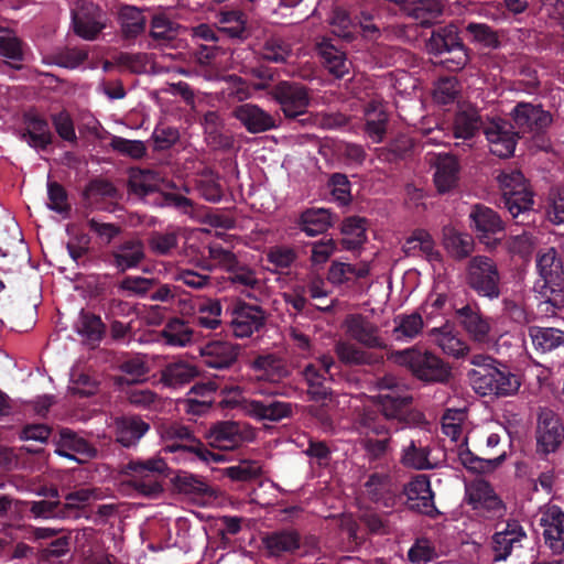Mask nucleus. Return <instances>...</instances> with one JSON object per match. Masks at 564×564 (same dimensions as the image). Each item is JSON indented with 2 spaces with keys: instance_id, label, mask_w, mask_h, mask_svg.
I'll use <instances>...</instances> for the list:
<instances>
[{
  "instance_id": "19",
  "label": "nucleus",
  "mask_w": 564,
  "mask_h": 564,
  "mask_svg": "<svg viewBox=\"0 0 564 564\" xmlns=\"http://www.w3.org/2000/svg\"><path fill=\"white\" fill-rule=\"evenodd\" d=\"M261 543L268 558L295 555L303 544L300 531L292 527L264 533L261 536Z\"/></svg>"
},
{
  "instance_id": "1",
  "label": "nucleus",
  "mask_w": 564,
  "mask_h": 564,
  "mask_svg": "<svg viewBox=\"0 0 564 564\" xmlns=\"http://www.w3.org/2000/svg\"><path fill=\"white\" fill-rule=\"evenodd\" d=\"M497 180L501 188L500 200L513 224L518 226L534 224L536 216L534 195L521 171L516 169L502 170Z\"/></svg>"
},
{
  "instance_id": "20",
  "label": "nucleus",
  "mask_w": 564,
  "mask_h": 564,
  "mask_svg": "<svg viewBox=\"0 0 564 564\" xmlns=\"http://www.w3.org/2000/svg\"><path fill=\"white\" fill-rule=\"evenodd\" d=\"M514 127L502 119H492L484 127V134L489 143L490 152L499 158L513 155L519 132Z\"/></svg>"
},
{
  "instance_id": "53",
  "label": "nucleus",
  "mask_w": 564,
  "mask_h": 564,
  "mask_svg": "<svg viewBox=\"0 0 564 564\" xmlns=\"http://www.w3.org/2000/svg\"><path fill=\"white\" fill-rule=\"evenodd\" d=\"M24 506V510L30 512V517L34 519H67V514L63 512L59 500H40V501H17Z\"/></svg>"
},
{
  "instance_id": "37",
  "label": "nucleus",
  "mask_w": 564,
  "mask_h": 564,
  "mask_svg": "<svg viewBox=\"0 0 564 564\" xmlns=\"http://www.w3.org/2000/svg\"><path fill=\"white\" fill-rule=\"evenodd\" d=\"M251 368L257 372H262V377L272 382H278L289 376L284 360L275 354L257 356L251 362Z\"/></svg>"
},
{
  "instance_id": "11",
  "label": "nucleus",
  "mask_w": 564,
  "mask_h": 564,
  "mask_svg": "<svg viewBox=\"0 0 564 564\" xmlns=\"http://www.w3.org/2000/svg\"><path fill=\"white\" fill-rule=\"evenodd\" d=\"M208 445L220 451H234L256 438L254 430L247 423L218 421L206 433Z\"/></svg>"
},
{
  "instance_id": "2",
  "label": "nucleus",
  "mask_w": 564,
  "mask_h": 564,
  "mask_svg": "<svg viewBox=\"0 0 564 564\" xmlns=\"http://www.w3.org/2000/svg\"><path fill=\"white\" fill-rule=\"evenodd\" d=\"M270 96L279 105L283 119L289 124L305 127L313 122L308 112L311 96L308 88L297 82L282 80L275 84Z\"/></svg>"
},
{
  "instance_id": "10",
  "label": "nucleus",
  "mask_w": 564,
  "mask_h": 564,
  "mask_svg": "<svg viewBox=\"0 0 564 564\" xmlns=\"http://www.w3.org/2000/svg\"><path fill=\"white\" fill-rule=\"evenodd\" d=\"M379 403L380 413L387 421L395 425V430L421 426L426 422L425 415L412 408L413 397L410 394H395L393 392L380 394Z\"/></svg>"
},
{
  "instance_id": "18",
  "label": "nucleus",
  "mask_w": 564,
  "mask_h": 564,
  "mask_svg": "<svg viewBox=\"0 0 564 564\" xmlns=\"http://www.w3.org/2000/svg\"><path fill=\"white\" fill-rule=\"evenodd\" d=\"M241 352L240 345L225 340H212L200 348L204 365L218 370H239Z\"/></svg>"
},
{
  "instance_id": "50",
  "label": "nucleus",
  "mask_w": 564,
  "mask_h": 564,
  "mask_svg": "<svg viewBox=\"0 0 564 564\" xmlns=\"http://www.w3.org/2000/svg\"><path fill=\"white\" fill-rule=\"evenodd\" d=\"M196 189L204 199L210 203H218L224 196L219 175L209 169L199 173L196 180Z\"/></svg>"
},
{
  "instance_id": "46",
  "label": "nucleus",
  "mask_w": 564,
  "mask_h": 564,
  "mask_svg": "<svg viewBox=\"0 0 564 564\" xmlns=\"http://www.w3.org/2000/svg\"><path fill=\"white\" fill-rule=\"evenodd\" d=\"M444 247L454 259L463 260L471 254L475 243L470 235L446 229L444 231Z\"/></svg>"
},
{
  "instance_id": "45",
  "label": "nucleus",
  "mask_w": 564,
  "mask_h": 564,
  "mask_svg": "<svg viewBox=\"0 0 564 564\" xmlns=\"http://www.w3.org/2000/svg\"><path fill=\"white\" fill-rule=\"evenodd\" d=\"M444 6L440 0H415L409 7V15L422 26H431L442 15Z\"/></svg>"
},
{
  "instance_id": "56",
  "label": "nucleus",
  "mask_w": 564,
  "mask_h": 564,
  "mask_svg": "<svg viewBox=\"0 0 564 564\" xmlns=\"http://www.w3.org/2000/svg\"><path fill=\"white\" fill-rule=\"evenodd\" d=\"M0 55L14 62H22L23 42L13 31L0 28Z\"/></svg>"
},
{
  "instance_id": "38",
  "label": "nucleus",
  "mask_w": 564,
  "mask_h": 564,
  "mask_svg": "<svg viewBox=\"0 0 564 564\" xmlns=\"http://www.w3.org/2000/svg\"><path fill=\"white\" fill-rule=\"evenodd\" d=\"M299 226L307 236L314 237L333 226V217L328 209L311 208L301 214Z\"/></svg>"
},
{
  "instance_id": "48",
  "label": "nucleus",
  "mask_w": 564,
  "mask_h": 564,
  "mask_svg": "<svg viewBox=\"0 0 564 564\" xmlns=\"http://www.w3.org/2000/svg\"><path fill=\"white\" fill-rule=\"evenodd\" d=\"M319 54L325 67L336 77L341 78L349 70V63L344 52L339 51L328 41L319 44Z\"/></svg>"
},
{
  "instance_id": "28",
  "label": "nucleus",
  "mask_w": 564,
  "mask_h": 564,
  "mask_svg": "<svg viewBox=\"0 0 564 564\" xmlns=\"http://www.w3.org/2000/svg\"><path fill=\"white\" fill-rule=\"evenodd\" d=\"M434 167V184L438 193L445 194L457 187L460 165L455 155L438 154Z\"/></svg>"
},
{
  "instance_id": "8",
  "label": "nucleus",
  "mask_w": 564,
  "mask_h": 564,
  "mask_svg": "<svg viewBox=\"0 0 564 564\" xmlns=\"http://www.w3.org/2000/svg\"><path fill=\"white\" fill-rule=\"evenodd\" d=\"M163 437L166 442L165 449L170 453L186 452L204 463H223L226 460L224 454L214 453L198 440L189 426L181 423H172L164 429Z\"/></svg>"
},
{
  "instance_id": "14",
  "label": "nucleus",
  "mask_w": 564,
  "mask_h": 564,
  "mask_svg": "<svg viewBox=\"0 0 564 564\" xmlns=\"http://www.w3.org/2000/svg\"><path fill=\"white\" fill-rule=\"evenodd\" d=\"M535 441L536 453L541 456L556 453L564 442V425L550 409L541 410L538 415Z\"/></svg>"
},
{
  "instance_id": "6",
  "label": "nucleus",
  "mask_w": 564,
  "mask_h": 564,
  "mask_svg": "<svg viewBox=\"0 0 564 564\" xmlns=\"http://www.w3.org/2000/svg\"><path fill=\"white\" fill-rule=\"evenodd\" d=\"M397 361L424 383H446L452 377L449 365L429 350L409 348L399 351Z\"/></svg>"
},
{
  "instance_id": "32",
  "label": "nucleus",
  "mask_w": 564,
  "mask_h": 564,
  "mask_svg": "<svg viewBox=\"0 0 564 564\" xmlns=\"http://www.w3.org/2000/svg\"><path fill=\"white\" fill-rule=\"evenodd\" d=\"M365 494L375 503L393 507L395 497L390 491V477L383 473H372L365 485Z\"/></svg>"
},
{
  "instance_id": "41",
  "label": "nucleus",
  "mask_w": 564,
  "mask_h": 564,
  "mask_svg": "<svg viewBox=\"0 0 564 564\" xmlns=\"http://www.w3.org/2000/svg\"><path fill=\"white\" fill-rule=\"evenodd\" d=\"M196 366L186 361L171 362L162 370V381L169 387H181L198 377Z\"/></svg>"
},
{
  "instance_id": "55",
  "label": "nucleus",
  "mask_w": 564,
  "mask_h": 564,
  "mask_svg": "<svg viewBox=\"0 0 564 564\" xmlns=\"http://www.w3.org/2000/svg\"><path fill=\"white\" fill-rule=\"evenodd\" d=\"M394 323L397 324L393 329L395 339H412L417 336L423 328V319L419 313L399 315L394 318Z\"/></svg>"
},
{
  "instance_id": "22",
  "label": "nucleus",
  "mask_w": 564,
  "mask_h": 564,
  "mask_svg": "<svg viewBox=\"0 0 564 564\" xmlns=\"http://www.w3.org/2000/svg\"><path fill=\"white\" fill-rule=\"evenodd\" d=\"M539 524L543 529L545 546L553 554L564 552V511L556 505H549L540 512Z\"/></svg>"
},
{
  "instance_id": "33",
  "label": "nucleus",
  "mask_w": 564,
  "mask_h": 564,
  "mask_svg": "<svg viewBox=\"0 0 564 564\" xmlns=\"http://www.w3.org/2000/svg\"><path fill=\"white\" fill-rule=\"evenodd\" d=\"M248 412L260 421L279 422L292 414V404L282 401L264 402L252 400L248 404Z\"/></svg>"
},
{
  "instance_id": "57",
  "label": "nucleus",
  "mask_w": 564,
  "mask_h": 564,
  "mask_svg": "<svg viewBox=\"0 0 564 564\" xmlns=\"http://www.w3.org/2000/svg\"><path fill=\"white\" fill-rule=\"evenodd\" d=\"M174 485L180 492L185 495L206 496L210 494V488L206 481L187 473L176 475Z\"/></svg>"
},
{
  "instance_id": "49",
  "label": "nucleus",
  "mask_w": 564,
  "mask_h": 564,
  "mask_svg": "<svg viewBox=\"0 0 564 564\" xmlns=\"http://www.w3.org/2000/svg\"><path fill=\"white\" fill-rule=\"evenodd\" d=\"M506 458L502 453L495 458H482L475 455L469 448H459L458 459L462 465L471 473L482 474L496 469Z\"/></svg>"
},
{
  "instance_id": "24",
  "label": "nucleus",
  "mask_w": 564,
  "mask_h": 564,
  "mask_svg": "<svg viewBox=\"0 0 564 564\" xmlns=\"http://www.w3.org/2000/svg\"><path fill=\"white\" fill-rule=\"evenodd\" d=\"M112 429L116 442L131 448L149 432L150 424L138 414H123L113 419Z\"/></svg>"
},
{
  "instance_id": "60",
  "label": "nucleus",
  "mask_w": 564,
  "mask_h": 564,
  "mask_svg": "<svg viewBox=\"0 0 564 564\" xmlns=\"http://www.w3.org/2000/svg\"><path fill=\"white\" fill-rule=\"evenodd\" d=\"M460 88V83L456 77H442L436 83L433 97L437 104L448 105L456 100Z\"/></svg>"
},
{
  "instance_id": "52",
  "label": "nucleus",
  "mask_w": 564,
  "mask_h": 564,
  "mask_svg": "<svg viewBox=\"0 0 564 564\" xmlns=\"http://www.w3.org/2000/svg\"><path fill=\"white\" fill-rule=\"evenodd\" d=\"M388 113L382 109L369 105L366 109L365 132L376 143L382 141L388 124Z\"/></svg>"
},
{
  "instance_id": "7",
  "label": "nucleus",
  "mask_w": 564,
  "mask_h": 564,
  "mask_svg": "<svg viewBox=\"0 0 564 564\" xmlns=\"http://www.w3.org/2000/svg\"><path fill=\"white\" fill-rule=\"evenodd\" d=\"M465 283L480 297L495 300L501 294L498 265L487 256H475L469 259L465 269Z\"/></svg>"
},
{
  "instance_id": "15",
  "label": "nucleus",
  "mask_w": 564,
  "mask_h": 564,
  "mask_svg": "<svg viewBox=\"0 0 564 564\" xmlns=\"http://www.w3.org/2000/svg\"><path fill=\"white\" fill-rule=\"evenodd\" d=\"M145 257L144 242L138 237H130L116 242L104 254V260L118 272L124 273L128 270L139 268Z\"/></svg>"
},
{
  "instance_id": "26",
  "label": "nucleus",
  "mask_w": 564,
  "mask_h": 564,
  "mask_svg": "<svg viewBox=\"0 0 564 564\" xmlns=\"http://www.w3.org/2000/svg\"><path fill=\"white\" fill-rule=\"evenodd\" d=\"M522 525L517 520L507 521L505 529L492 535L494 561H505L512 549L525 538Z\"/></svg>"
},
{
  "instance_id": "39",
  "label": "nucleus",
  "mask_w": 564,
  "mask_h": 564,
  "mask_svg": "<svg viewBox=\"0 0 564 564\" xmlns=\"http://www.w3.org/2000/svg\"><path fill=\"white\" fill-rule=\"evenodd\" d=\"M355 25H359L365 36L377 39L380 36V10L373 0H368L359 8L354 9Z\"/></svg>"
},
{
  "instance_id": "62",
  "label": "nucleus",
  "mask_w": 564,
  "mask_h": 564,
  "mask_svg": "<svg viewBox=\"0 0 564 564\" xmlns=\"http://www.w3.org/2000/svg\"><path fill=\"white\" fill-rule=\"evenodd\" d=\"M228 280L238 286L254 289L259 284L254 270L237 260L227 271Z\"/></svg>"
},
{
  "instance_id": "4",
  "label": "nucleus",
  "mask_w": 564,
  "mask_h": 564,
  "mask_svg": "<svg viewBox=\"0 0 564 564\" xmlns=\"http://www.w3.org/2000/svg\"><path fill=\"white\" fill-rule=\"evenodd\" d=\"M166 462L161 457L131 459L122 469L129 476V486L140 495L155 498L163 492V480L169 476Z\"/></svg>"
},
{
  "instance_id": "21",
  "label": "nucleus",
  "mask_w": 564,
  "mask_h": 564,
  "mask_svg": "<svg viewBox=\"0 0 564 564\" xmlns=\"http://www.w3.org/2000/svg\"><path fill=\"white\" fill-rule=\"evenodd\" d=\"M514 128L519 133L545 131L552 123V115L544 110L542 105L518 102L511 111Z\"/></svg>"
},
{
  "instance_id": "27",
  "label": "nucleus",
  "mask_w": 564,
  "mask_h": 564,
  "mask_svg": "<svg viewBox=\"0 0 564 564\" xmlns=\"http://www.w3.org/2000/svg\"><path fill=\"white\" fill-rule=\"evenodd\" d=\"M25 129L21 135L22 140L33 149L46 150L52 143L54 135L50 129L48 121L34 113L24 115Z\"/></svg>"
},
{
  "instance_id": "47",
  "label": "nucleus",
  "mask_w": 564,
  "mask_h": 564,
  "mask_svg": "<svg viewBox=\"0 0 564 564\" xmlns=\"http://www.w3.org/2000/svg\"><path fill=\"white\" fill-rule=\"evenodd\" d=\"M97 8H91L85 12L80 11L73 14V25L75 33L85 40H95L104 29V24L96 18Z\"/></svg>"
},
{
  "instance_id": "25",
  "label": "nucleus",
  "mask_w": 564,
  "mask_h": 564,
  "mask_svg": "<svg viewBox=\"0 0 564 564\" xmlns=\"http://www.w3.org/2000/svg\"><path fill=\"white\" fill-rule=\"evenodd\" d=\"M346 333L354 340L367 348H384V341L379 336V327L362 314H349L344 322Z\"/></svg>"
},
{
  "instance_id": "17",
  "label": "nucleus",
  "mask_w": 564,
  "mask_h": 564,
  "mask_svg": "<svg viewBox=\"0 0 564 564\" xmlns=\"http://www.w3.org/2000/svg\"><path fill=\"white\" fill-rule=\"evenodd\" d=\"M53 442L57 455L78 464H85L98 455V451L93 444L68 427L62 429Z\"/></svg>"
},
{
  "instance_id": "43",
  "label": "nucleus",
  "mask_w": 564,
  "mask_h": 564,
  "mask_svg": "<svg viewBox=\"0 0 564 564\" xmlns=\"http://www.w3.org/2000/svg\"><path fill=\"white\" fill-rule=\"evenodd\" d=\"M387 419L376 410L365 409L356 419V426L365 436L384 437L390 435Z\"/></svg>"
},
{
  "instance_id": "23",
  "label": "nucleus",
  "mask_w": 564,
  "mask_h": 564,
  "mask_svg": "<svg viewBox=\"0 0 564 564\" xmlns=\"http://www.w3.org/2000/svg\"><path fill=\"white\" fill-rule=\"evenodd\" d=\"M231 115L252 134L267 132L282 124V119L276 120L270 112L258 105L249 102L236 106Z\"/></svg>"
},
{
  "instance_id": "29",
  "label": "nucleus",
  "mask_w": 564,
  "mask_h": 564,
  "mask_svg": "<svg viewBox=\"0 0 564 564\" xmlns=\"http://www.w3.org/2000/svg\"><path fill=\"white\" fill-rule=\"evenodd\" d=\"M456 316L464 329L478 341H485L490 332V324L485 317L477 304L465 306L456 310Z\"/></svg>"
},
{
  "instance_id": "54",
  "label": "nucleus",
  "mask_w": 564,
  "mask_h": 564,
  "mask_svg": "<svg viewBox=\"0 0 564 564\" xmlns=\"http://www.w3.org/2000/svg\"><path fill=\"white\" fill-rule=\"evenodd\" d=\"M465 30L470 41L481 47L495 50L500 46L497 32L486 23L469 22Z\"/></svg>"
},
{
  "instance_id": "34",
  "label": "nucleus",
  "mask_w": 564,
  "mask_h": 564,
  "mask_svg": "<svg viewBox=\"0 0 564 564\" xmlns=\"http://www.w3.org/2000/svg\"><path fill=\"white\" fill-rule=\"evenodd\" d=\"M128 187L131 193L145 197L160 192V175L152 170L132 167L129 171Z\"/></svg>"
},
{
  "instance_id": "31",
  "label": "nucleus",
  "mask_w": 564,
  "mask_h": 564,
  "mask_svg": "<svg viewBox=\"0 0 564 564\" xmlns=\"http://www.w3.org/2000/svg\"><path fill=\"white\" fill-rule=\"evenodd\" d=\"M160 340L169 347H187L194 341V329L187 321L173 317L160 332Z\"/></svg>"
},
{
  "instance_id": "36",
  "label": "nucleus",
  "mask_w": 564,
  "mask_h": 564,
  "mask_svg": "<svg viewBox=\"0 0 564 564\" xmlns=\"http://www.w3.org/2000/svg\"><path fill=\"white\" fill-rule=\"evenodd\" d=\"M121 34L124 40H134L145 31L147 18L143 11L133 6H122L119 10Z\"/></svg>"
},
{
  "instance_id": "16",
  "label": "nucleus",
  "mask_w": 564,
  "mask_h": 564,
  "mask_svg": "<svg viewBox=\"0 0 564 564\" xmlns=\"http://www.w3.org/2000/svg\"><path fill=\"white\" fill-rule=\"evenodd\" d=\"M406 507L416 513L435 519L441 514L434 502V492L431 487L430 477L424 474L414 476L404 486Z\"/></svg>"
},
{
  "instance_id": "35",
  "label": "nucleus",
  "mask_w": 564,
  "mask_h": 564,
  "mask_svg": "<svg viewBox=\"0 0 564 564\" xmlns=\"http://www.w3.org/2000/svg\"><path fill=\"white\" fill-rule=\"evenodd\" d=\"M529 337L534 349L541 354L564 346V330L555 327L530 326Z\"/></svg>"
},
{
  "instance_id": "61",
  "label": "nucleus",
  "mask_w": 564,
  "mask_h": 564,
  "mask_svg": "<svg viewBox=\"0 0 564 564\" xmlns=\"http://www.w3.org/2000/svg\"><path fill=\"white\" fill-rule=\"evenodd\" d=\"M362 447L369 462L384 460L391 452V436H365Z\"/></svg>"
},
{
  "instance_id": "42",
  "label": "nucleus",
  "mask_w": 564,
  "mask_h": 564,
  "mask_svg": "<svg viewBox=\"0 0 564 564\" xmlns=\"http://www.w3.org/2000/svg\"><path fill=\"white\" fill-rule=\"evenodd\" d=\"M370 273L367 263L355 265L350 263L334 261L327 272V280L335 285L348 283L356 279H364Z\"/></svg>"
},
{
  "instance_id": "12",
  "label": "nucleus",
  "mask_w": 564,
  "mask_h": 564,
  "mask_svg": "<svg viewBox=\"0 0 564 564\" xmlns=\"http://www.w3.org/2000/svg\"><path fill=\"white\" fill-rule=\"evenodd\" d=\"M469 218L470 226L480 243L490 249L500 243L501 238L497 236L503 235L506 223L496 210L482 204H476L471 208Z\"/></svg>"
},
{
  "instance_id": "44",
  "label": "nucleus",
  "mask_w": 564,
  "mask_h": 564,
  "mask_svg": "<svg viewBox=\"0 0 564 564\" xmlns=\"http://www.w3.org/2000/svg\"><path fill=\"white\" fill-rule=\"evenodd\" d=\"M335 354L340 362L349 367L373 365L377 361L373 354L344 340L335 344Z\"/></svg>"
},
{
  "instance_id": "13",
  "label": "nucleus",
  "mask_w": 564,
  "mask_h": 564,
  "mask_svg": "<svg viewBox=\"0 0 564 564\" xmlns=\"http://www.w3.org/2000/svg\"><path fill=\"white\" fill-rule=\"evenodd\" d=\"M226 314L230 316L228 323L235 337H250L265 325L267 314L259 305L236 301L227 308Z\"/></svg>"
},
{
  "instance_id": "3",
  "label": "nucleus",
  "mask_w": 564,
  "mask_h": 564,
  "mask_svg": "<svg viewBox=\"0 0 564 564\" xmlns=\"http://www.w3.org/2000/svg\"><path fill=\"white\" fill-rule=\"evenodd\" d=\"M426 51L434 56L446 55L441 62L449 72L462 70L470 59V51L459 36L457 25L453 23L433 29L426 41Z\"/></svg>"
},
{
  "instance_id": "5",
  "label": "nucleus",
  "mask_w": 564,
  "mask_h": 564,
  "mask_svg": "<svg viewBox=\"0 0 564 564\" xmlns=\"http://www.w3.org/2000/svg\"><path fill=\"white\" fill-rule=\"evenodd\" d=\"M467 377L475 392L481 397H511L521 387L520 377L500 361L492 368L468 371Z\"/></svg>"
},
{
  "instance_id": "58",
  "label": "nucleus",
  "mask_w": 564,
  "mask_h": 564,
  "mask_svg": "<svg viewBox=\"0 0 564 564\" xmlns=\"http://www.w3.org/2000/svg\"><path fill=\"white\" fill-rule=\"evenodd\" d=\"M109 145L119 154L133 160H141L147 155V147L144 142L140 140H129L122 137L112 135Z\"/></svg>"
},
{
  "instance_id": "64",
  "label": "nucleus",
  "mask_w": 564,
  "mask_h": 564,
  "mask_svg": "<svg viewBox=\"0 0 564 564\" xmlns=\"http://www.w3.org/2000/svg\"><path fill=\"white\" fill-rule=\"evenodd\" d=\"M433 333L437 334L436 341L441 349L455 358L464 357L468 347L465 343H463L459 338L452 335L449 332H445L444 329L434 328Z\"/></svg>"
},
{
  "instance_id": "59",
  "label": "nucleus",
  "mask_w": 564,
  "mask_h": 564,
  "mask_svg": "<svg viewBox=\"0 0 564 564\" xmlns=\"http://www.w3.org/2000/svg\"><path fill=\"white\" fill-rule=\"evenodd\" d=\"M78 333L91 343H99L106 333V325L100 316L83 312Z\"/></svg>"
},
{
  "instance_id": "40",
  "label": "nucleus",
  "mask_w": 564,
  "mask_h": 564,
  "mask_svg": "<svg viewBox=\"0 0 564 564\" xmlns=\"http://www.w3.org/2000/svg\"><path fill=\"white\" fill-rule=\"evenodd\" d=\"M431 448L416 444L415 441H410L409 445L404 446L401 455V463L403 466L416 470H431L436 468L437 464L430 460Z\"/></svg>"
},
{
  "instance_id": "30",
  "label": "nucleus",
  "mask_w": 564,
  "mask_h": 564,
  "mask_svg": "<svg viewBox=\"0 0 564 564\" xmlns=\"http://www.w3.org/2000/svg\"><path fill=\"white\" fill-rule=\"evenodd\" d=\"M487 122L473 106L460 108L454 116L453 134L456 139L471 140Z\"/></svg>"
},
{
  "instance_id": "51",
  "label": "nucleus",
  "mask_w": 564,
  "mask_h": 564,
  "mask_svg": "<svg viewBox=\"0 0 564 564\" xmlns=\"http://www.w3.org/2000/svg\"><path fill=\"white\" fill-rule=\"evenodd\" d=\"M220 32L224 36L231 39L245 40L248 37L246 28V15L241 11H225L219 18Z\"/></svg>"
},
{
  "instance_id": "9",
  "label": "nucleus",
  "mask_w": 564,
  "mask_h": 564,
  "mask_svg": "<svg viewBox=\"0 0 564 564\" xmlns=\"http://www.w3.org/2000/svg\"><path fill=\"white\" fill-rule=\"evenodd\" d=\"M536 269L540 280L534 283L533 289L541 297L549 300L551 294L564 291L563 261L554 248L538 252Z\"/></svg>"
},
{
  "instance_id": "63",
  "label": "nucleus",
  "mask_w": 564,
  "mask_h": 564,
  "mask_svg": "<svg viewBox=\"0 0 564 564\" xmlns=\"http://www.w3.org/2000/svg\"><path fill=\"white\" fill-rule=\"evenodd\" d=\"M151 251L159 256H166L178 245V236L174 231H153L148 239Z\"/></svg>"
}]
</instances>
